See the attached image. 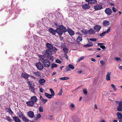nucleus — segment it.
I'll return each mask as SVG.
<instances>
[{
  "instance_id": "nucleus-60",
  "label": "nucleus",
  "mask_w": 122,
  "mask_h": 122,
  "mask_svg": "<svg viewBox=\"0 0 122 122\" xmlns=\"http://www.w3.org/2000/svg\"><path fill=\"white\" fill-rule=\"evenodd\" d=\"M40 92H41V93H42L43 92V90L40 87Z\"/></svg>"
},
{
  "instance_id": "nucleus-50",
  "label": "nucleus",
  "mask_w": 122,
  "mask_h": 122,
  "mask_svg": "<svg viewBox=\"0 0 122 122\" xmlns=\"http://www.w3.org/2000/svg\"><path fill=\"white\" fill-rule=\"evenodd\" d=\"M112 10L114 12H116L117 11V9L115 7H113L112 8Z\"/></svg>"
},
{
  "instance_id": "nucleus-30",
  "label": "nucleus",
  "mask_w": 122,
  "mask_h": 122,
  "mask_svg": "<svg viewBox=\"0 0 122 122\" xmlns=\"http://www.w3.org/2000/svg\"><path fill=\"white\" fill-rule=\"evenodd\" d=\"M117 116L118 118H121L122 117V114L120 112H117Z\"/></svg>"
},
{
  "instance_id": "nucleus-49",
  "label": "nucleus",
  "mask_w": 122,
  "mask_h": 122,
  "mask_svg": "<svg viewBox=\"0 0 122 122\" xmlns=\"http://www.w3.org/2000/svg\"><path fill=\"white\" fill-rule=\"evenodd\" d=\"M47 101V99H44L42 101L43 103L45 104Z\"/></svg>"
},
{
  "instance_id": "nucleus-18",
  "label": "nucleus",
  "mask_w": 122,
  "mask_h": 122,
  "mask_svg": "<svg viewBox=\"0 0 122 122\" xmlns=\"http://www.w3.org/2000/svg\"><path fill=\"white\" fill-rule=\"evenodd\" d=\"M103 25L104 26H108L110 25L109 22L107 20H104L103 22Z\"/></svg>"
},
{
  "instance_id": "nucleus-52",
  "label": "nucleus",
  "mask_w": 122,
  "mask_h": 122,
  "mask_svg": "<svg viewBox=\"0 0 122 122\" xmlns=\"http://www.w3.org/2000/svg\"><path fill=\"white\" fill-rule=\"evenodd\" d=\"M89 40L91 41H97V39L95 38H91Z\"/></svg>"
},
{
  "instance_id": "nucleus-51",
  "label": "nucleus",
  "mask_w": 122,
  "mask_h": 122,
  "mask_svg": "<svg viewBox=\"0 0 122 122\" xmlns=\"http://www.w3.org/2000/svg\"><path fill=\"white\" fill-rule=\"evenodd\" d=\"M83 92L85 94H86L87 93L86 89H83Z\"/></svg>"
},
{
  "instance_id": "nucleus-6",
  "label": "nucleus",
  "mask_w": 122,
  "mask_h": 122,
  "mask_svg": "<svg viewBox=\"0 0 122 122\" xmlns=\"http://www.w3.org/2000/svg\"><path fill=\"white\" fill-rule=\"evenodd\" d=\"M105 12L106 14L108 15H110L112 13V10L109 8H107L105 10Z\"/></svg>"
},
{
  "instance_id": "nucleus-62",
  "label": "nucleus",
  "mask_w": 122,
  "mask_h": 122,
  "mask_svg": "<svg viewBox=\"0 0 122 122\" xmlns=\"http://www.w3.org/2000/svg\"><path fill=\"white\" fill-rule=\"evenodd\" d=\"M115 59L117 61H120L121 60V59L120 58L118 57V58H115Z\"/></svg>"
},
{
  "instance_id": "nucleus-59",
  "label": "nucleus",
  "mask_w": 122,
  "mask_h": 122,
  "mask_svg": "<svg viewBox=\"0 0 122 122\" xmlns=\"http://www.w3.org/2000/svg\"><path fill=\"white\" fill-rule=\"evenodd\" d=\"M69 67H67L66 68V71H68L70 70V69H69Z\"/></svg>"
},
{
  "instance_id": "nucleus-19",
  "label": "nucleus",
  "mask_w": 122,
  "mask_h": 122,
  "mask_svg": "<svg viewBox=\"0 0 122 122\" xmlns=\"http://www.w3.org/2000/svg\"><path fill=\"white\" fill-rule=\"evenodd\" d=\"M26 104L28 105L30 107L33 106L34 104L33 102L31 100L27 102Z\"/></svg>"
},
{
  "instance_id": "nucleus-43",
  "label": "nucleus",
  "mask_w": 122,
  "mask_h": 122,
  "mask_svg": "<svg viewBox=\"0 0 122 122\" xmlns=\"http://www.w3.org/2000/svg\"><path fill=\"white\" fill-rule=\"evenodd\" d=\"M49 60L51 61H52L54 60L53 59V56H51V55L49 57Z\"/></svg>"
},
{
  "instance_id": "nucleus-14",
  "label": "nucleus",
  "mask_w": 122,
  "mask_h": 122,
  "mask_svg": "<svg viewBox=\"0 0 122 122\" xmlns=\"http://www.w3.org/2000/svg\"><path fill=\"white\" fill-rule=\"evenodd\" d=\"M27 114L29 117L33 118L34 117V114L33 112L30 111H29L27 113Z\"/></svg>"
},
{
  "instance_id": "nucleus-34",
  "label": "nucleus",
  "mask_w": 122,
  "mask_h": 122,
  "mask_svg": "<svg viewBox=\"0 0 122 122\" xmlns=\"http://www.w3.org/2000/svg\"><path fill=\"white\" fill-rule=\"evenodd\" d=\"M97 3V1L96 0H92L90 2V4H96Z\"/></svg>"
},
{
  "instance_id": "nucleus-63",
  "label": "nucleus",
  "mask_w": 122,
  "mask_h": 122,
  "mask_svg": "<svg viewBox=\"0 0 122 122\" xmlns=\"http://www.w3.org/2000/svg\"><path fill=\"white\" fill-rule=\"evenodd\" d=\"M92 0H85L86 2H87L89 4H90Z\"/></svg>"
},
{
  "instance_id": "nucleus-8",
  "label": "nucleus",
  "mask_w": 122,
  "mask_h": 122,
  "mask_svg": "<svg viewBox=\"0 0 122 122\" xmlns=\"http://www.w3.org/2000/svg\"><path fill=\"white\" fill-rule=\"evenodd\" d=\"M59 28L62 31V32H65L67 31V30L65 27L63 25H60L59 26Z\"/></svg>"
},
{
  "instance_id": "nucleus-28",
  "label": "nucleus",
  "mask_w": 122,
  "mask_h": 122,
  "mask_svg": "<svg viewBox=\"0 0 122 122\" xmlns=\"http://www.w3.org/2000/svg\"><path fill=\"white\" fill-rule=\"evenodd\" d=\"M22 119L24 122H28L29 121V119L25 117L24 116H23Z\"/></svg>"
},
{
  "instance_id": "nucleus-54",
  "label": "nucleus",
  "mask_w": 122,
  "mask_h": 122,
  "mask_svg": "<svg viewBox=\"0 0 122 122\" xmlns=\"http://www.w3.org/2000/svg\"><path fill=\"white\" fill-rule=\"evenodd\" d=\"M106 32L104 31L102 33H101L100 35V36H104V35H105L106 34Z\"/></svg>"
},
{
  "instance_id": "nucleus-22",
  "label": "nucleus",
  "mask_w": 122,
  "mask_h": 122,
  "mask_svg": "<svg viewBox=\"0 0 122 122\" xmlns=\"http://www.w3.org/2000/svg\"><path fill=\"white\" fill-rule=\"evenodd\" d=\"M70 108L72 111H74L75 109V107H74V105L72 103L70 104Z\"/></svg>"
},
{
  "instance_id": "nucleus-47",
  "label": "nucleus",
  "mask_w": 122,
  "mask_h": 122,
  "mask_svg": "<svg viewBox=\"0 0 122 122\" xmlns=\"http://www.w3.org/2000/svg\"><path fill=\"white\" fill-rule=\"evenodd\" d=\"M62 89H61L59 92V93L57 94V95H59L61 96L62 95Z\"/></svg>"
},
{
  "instance_id": "nucleus-21",
  "label": "nucleus",
  "mask_w": 122,
  "mask_h": 122,
  "mask_svg": "<svg viewBox=\"0 0 122 122\" xmlns=\"http://www.w3.org/2000/svg\"><path fill=\"white\" fill-rule=\"evenodd\" d=\"M21 76L27 79L29 77V75L25 73H22Z\"/></svg>"
},
{
  "instance_id": "nucleus-10",
  "label": "nucleus",
  "mask_w": 122,
  "mask_h": 122,
  "mask_svg": "<svg viewBox=\"0 0 122 122\" xmlns=\"http://www.w3.org/2000/svg\"><path fill=\"white\" fill-rule=\"evenodd\" d=\"M101 26L97 25L94 27V29L96 31L98 32L101 29Z\"/></svg>"
},
{
  "instance_id": "nucleus-15",
  "label": "nucleus",
  "mask_w": 122,
  "mask_h": 122,
  "mask_svg": "<svg viewBox=\"0 0 122 122\" xmlns=\"http://www.w3.org/2000/svg\"><path fill=\"white\" fill-rule=\"evenodd\" d=\"M56 32L60 36H61L63 34V33L62 32V31L59 28H57L56 29Z\"/></svg>"
},
{
  "instance_id": "nucleus-12",
  "label": "nucleus",
  "mask_w": 122,
  "mask_h": 122,
  "mask_svg": "<svg viewBox=\"0 0 122 122\" xmlns=\"http://www.w3.org/2000/svg\"><path fill=\"white\" fill-rule=\"evenodd\" d=\"M50 33L52 34L55 35L56 32V30H55L52 28H50L48 29Z\"/></svg>"
},
{
  "instance_id": "nucleus-58",
  "label": "nucleus",
  "mask_w": 122,
  "mask_h": 122,
  "mask_svg": "<svg viewBox=\"0 0 122 122\" xmlns=\"http://www.w3.org/2000/svg\"><path fill=\"white\" fill-rule=\"evenodd\" d=\"M49 119L50 120H53V118H52V116H50Z\"/></svg>"
},
{
  "instance_id": "nucleus-31",
  "label": "nucleus",
  "mask_w": 122,
  "mask_h": 122,
  "mask_svg": "<svg viewBox=\"0 0 122 122\" xmlns=\"http://www.w3.org/2000/svg\"><path fill=\"white\" fill-rule=\"evenodd\" d=\"M5 119L9 122H11L12 121V119L9 116H6L5 117Z\"/></svg>"
},
{
  "instance_id": "nucleus-3",
  "label": "nucleus",
  "mask_w": 122,
  "mask_h": 122,
  "mask_svg": "<svg viewBox=\"0 0 122 122\" xmlns=\"http://www.w3.org/2000/svg\"><path fill=\"white\" fill-rule=\"evenodd\" d=\"M36 65L37 68L40 70H42L44 68L43 65L40 62H37L36 64Z\"/></svg>"
},
{
  "instance_id": "nucleus-38",
  "label": "nucleus",
  "mask_w": 122,
  "mask_h": 122,
  "mask_svg": "<svg viewBox=\"0 0 122 122\" xmlns=\"http://www.w3.org/2000/svg\"><path fill=\"white\" fill-rule=\"evenodd\" d=\"M57 67V66L56 64L54 63H52L51 65V68L53 69L54 67Z\"/></svg>"
},
{
  "instance_id": "nucleus-55",
  "label": "nucleus",
  "mask_w": 122,
  "mask_h": 122,
  "mask_svg": "<svg viewBox=\"0 0 122 122\" xmlns=\"http://www.w3.org/2000/svg\"><path fill=\"white\" fill-rule=\"evenodd\" d=\"M100 47L102 49H104L106 48L105 47V46L102 45L100 46Z\"/></svg>"
},
{
  "instance_id": "nucleus-37",
  "label": "nucleus",
  "mask_w": 122,
  "mask_h": 122,
  "mask_svg": "<svg viewBox=\"0 0 122 122\" xmlns=\"http://www.w3.org/2000/svg\"><path fill=\"white\" fill-rule=\"evenodd\" d=\"M63 50L65 53V54H67L68 51V49L66 48H64L63 49Z\"/></svg>"
},
{
  "instance_id": "nucleus-17",
  "label": "nucleus",
  "mask_w": 122,
  "mask_h": 122,
  "mask_svg": "<svg viewBox=\"0 0 122 122\" xmlns=\"http://www.w3.org/2000/svg\"><path fill=\"white\" fill-rule=\"evenodd\" d=\"M12 118L15 122H21L19 118L16 116L13 117Z\"/></svg>"
},
{
  "instance_id": "nucleus-5",
  "label": "nucleus",
  "mask_w": 122,
  "mask_h": 122,
  "mask_svg": "<svg viewBox=\"0 0 122 122\" xmlns=\"http://www.w3.org/2000/svg\"><path fill=\"white\" fill-rule=\"evenodd\" d=\"M82 7L84 9L86 10L89 9L90 8V5L89 4H86L81 5Z\"/></svg>"
},
{
  "instance_id": "nucleus-64",
  "label": "nucleus",
  "mask_w": 122,
  "mask_h": 122,
  "mask_svg": "<svg viewBox=\"0 0 122 122\" xmlns=\"http://www.w3.org/2000/svg\"><path fill=\"white\" fill-rule=\"evenodd\" d=\"M91 60L92 61H93L94 62H95L96 61V60L94 59L93 58H91Z\"/></svg>"
},
{
  "instance_id": "nucleus-36",
  "label": "nucleus",
  "mask_w": 122,
  "mask_h": 122,
  "mask_svg": "<svg viewBox=\"0 0 122 122\" xmlns=\"http://www.w3.org/2000/svg\"><path fill=\"white\" fill-rule=\"evenodd\" d=\"M69 79V78L68 77H64L60 78V79L62 80H66Z\"/></svg>"
},
{
  "instance_id": "nucleus-2",
  "label": "nucleus",
  "mask_w": 122,
  "mask_h": 122,
  "mask_svg": "<svg viewBox=\"0 0 122 122\" xmlns=\"http://www.w3.org/2000/svg\"><path fill=\"white\" fill-rule=\"evenodd\" d=\"M52 54V50L46 49L44 54L47 58H49V56L51 55Z\"/></svg>"
},
{
  "instance_id": "nucleus-39",
  "label": "nucleus",
  "mask_w": 122,
  "mask_h": 122,
  "mask_svg": "<svg viewBox=\"0 0 122 122\" xmlns=\"http://www.w3.org/2000/svg\"><path fill=\"white\" fill-rule=\"evenodd\" d=\"M49 90L51 94V95L53 96H54L55 95V93L53 89H50Z\"/></svg>"
},
{
  "instance_id": "nucleus-20",
  "label": "nucleus",
  "mask_w": 122,
  "mask_h": 122,
  "mask_svg": "<svg viewBox=\"0 0 122 122\" xmlns=\"http://www.w3.org/2000/svg\"><path fill=\"white\" fill-rule=\"evenodd\" d=\"M88 34H94L95 33V31L93 29H91L89 30H88Z\"/></svg>"
},
{
  "instance_id": "nucleus-11",
  "label": "nucleus",
  "mask_w": 122,
  "mask_h": 122,
  "mask_svg": "<svg viewBox=\"0 0 122 122\" xmlns=\"http://www.w3.org/2000/svg\"><path fill=\"white\" fill-rule=\"evenodd\" d=\"M67 30V31L71 36H73L75 34L74 32L70 29L68 28Z\"/></svg>"
},
{
  "instance_id": "nucleus-35",
  "label": "nucleus",
  "mask_w": 122,
  "mask_h": 122,
  "mask_svg": "<svg viewBox=\"0 0 122 122\" xmlns=\"http://www.w3.org/2000/svg\"><path fill=\"white\" fill-rule=\"evenodd\" d=\"M41 117V115L40 114L38 113L37 114L36 117L35 118V120H36L40 118Z\"/></svg>"
},
{
  "instance_id": "nucleus-9",
  "label": "nucleus",
  "mask_w": 122,
  "mask_h": 122,
  "mask_svg": "<svg viewBox=\"0 0 122 122\" xmlns=\"http://www.w3.org/2000/svg\"><path fill=\"white\" fill-rule=\"evenodd\" d=\"M30 100H31L35 104L37 101L38 99L35 96H32L30 98Z\"/></svg>"
},
{
  "instance_id": "nucleus-4",
  "label": "nucleus",
  "mask_w": 122,
  "mask_h": 122,
  "mask_svg": "<svg viewBox=\"0 0 122 122\" xmlns=\"http://www.w3.org/2000/svg\"><path fill=\"white\" fill-rule=\"evenodd\" d=\"M119 103V105L117 106V110L118 111H122V101H117Z\"/></svg>"
},
{
  "instance_id": "nucleus-7",
  "label": "nucleus",
  "mask_w": 122,
  "mask_h": 122,
  "mask_svg": "<svg viewBox=\"0 0 122 122\" xmlns=\"http://www.w3.org/2000/svg\"><path fill=\"white\" fill-rule=\"evenodd\" d=\"M46 46L47 48V49L52 50L53 48V46L50 43H46Z\"/></svg>"
},
{
  "instance_id": "nucleus-29",
  "label": "nucleus",
  "mask_w": 122,
  "mask_h": 122,
  "mask_svg": "<svg viewBox=\"0 0 122 122\" xmlns=\"http://www.w3.org/2000/svg\"><path fill=\"white\" fill-rule=\"evenodd\" d=\"M39 57H40V59L42 62H43L44 60V57L43 56L41 55L39 56Z\"/></svg>"
},
{
  "instance_id": "nucleus-56",
  "label": "nucleus",
  "mask_w": 122,
  "mask_h": 122,
  "mask_svg": "<svg viewBox=\"0 0 122 122\" xmlns=\"http://www.w3.org/2000/svg\"><path fill=\"white\" fill-rule=\"evenodd\" d=\"M110 28H109L107 29V31H105V32H106V33H108L110 31Z\"/></svg>"
},
{
  "instance_id": "nucleus-26",
  "label": "nucleus",
  "mask_w": 122,
  "mask_h": 122,
  "mask_svg": "<svg viewBox=\"0 0 122 122\" xmlns=\"http://www.w3.org/2000/svg\"><path fill=\"white\" fill-rule=\"evenodd\" d=\"M93 43L92 42H90L89 43L83 46L84 47H91L93 46Z\"/></svg>"
},
{
  "instance_id": "nucleus-53",
  "label": "nucleus",
  "mask_w": 122,
  "mask_h": 122,
  "mask_svg": "<svg viewBox=\"0 0 122 122\" xmlns=\"http://www.w3.org/2000/svg\"><path fill=\"white\" fill-rule=\"evenodd\" d=\"M39 110L40 112H42L43 111V109L41 106L39 107Z\"/></svg>"
},
{
  "instance_id": "nucleus-57",
  "label": "nucleus",
  "mask_w": 122,
  "mask_h": 122,
  "mask_svg": "<svg viewBox=\"0 0 122 122\" xmlns=\"http://www.w3.org/2000/svg\"><path fill=\"white\" fill-rule=\"evenodd\" d=\"M11 109L10 108H6V111L7 112H10V110Z\"/></svg>"
},
{
  "instance_id": "nucleus-16",
  "label": "nucleus",
  "mask_w": 122,
  "mask_h": 122,
  "mask_svg": "<svg viewBox=\"0 0 122 122\" xmlns=\"http://www.w3.org/2000/svg\"><path fill=\"white\" fill-rule=\"evenodd\" d=\"M111 73L110 72H108L107 73V75H106V79L107 81H109L110 80V75Z\"/></svg>"
},
{
  "instance_id": "nucleus-13",
  "label": "nucleus",
  "mask_w": 122,
  "mask_h": 122,
  "mask_svg": "<svg viewBox=\"0 0 122 122\" xmlns=\"http://www.w3.org/2000/svg\"><path fill=\"white\" fill-rule=\"evenodd\" d=\"M94 8L96 10H97L102 9V7L101 5H98L94 6Z\"/></svg>"
},
{
  "instance_id": "nucleus-1",
  "label": "nucleus",
  "mask_w": 122,
  "mask_h": 122,
  "mask_svg": "<svg viewBox=\"0 0 122 122\" xmlns=\"http://www.w3.org/2000/svg\"><path fill=\"white\" fill-rule=\"evenodd\" d=\"M44 66L46 67H50L51 65V63L47 59H45L42 62Z\"/></svg>"
},
{
  "instance_id": "nucleus-33",
  "label": "nucleus",
  "mask_w": 122,
  "mask_h": 122,
  "mask_svg": "<svg viewBox=\"0 0 122 122\" xmlns=\"http://www.w3.org/2000/svg\"><path fill=\"white\" fill-rule=\"evenodd\" d=\"M18 116L20 118H21L22 117H23V116L22 113L21 112H20L17 113Z\"/></svg>"
},
{
  "instance_id": "nucleus-61",
  "label": "nucleus",
  "mask_w": 122,
  "mask_h": 122,
  "mask_svg": "<svg viewBox=\"0 0 122 122\" xmlns=\"http://www.w3.org/2000/svg\"><path fill=\"white\" fill-rule=\"evenodd\" d=\"M66 54H64V55L65 57V58L66 59H67V60H68V57L67 56Z\"/></svg>"
},
{
  "instance_id": "nucleus-27",
  "label": "nucleus",
  "mask_w": 122,
  "mask_h": 122,
  "mask_svg": "<svg viewBox=\"0 0 122 122\" xmlns=\"http://www.w3.org/2000/svg\"><path fill=\"white\" fill-rule=\"evenodd\" d=\"M82 40V37L81 36H78L76 38V41L77 42H80Z\"/></svg>"
},
{
  "instance_id": "nucleus-24",
  "label": "nucleus",
  "mask_w": 122,
  "mask_h": 122,
  "mask_svg": "<svg viewBox=\"0 0 122 122\" xmlns=\"http://www.w3.org/2000/svg\"><path fill=\"white\" fill-rule=\"evenodd\" d=\"M88 30H86L84 29H83L81 31V32L84 35H86L88 33Z\"/></svg>"
},
{
  "instance_id": "nucleus-45",
  "label": "nucleus",
  "mask_w": 122,
  "mask_h": 122,
  "mask_svg": "<svg viewBox=\"0 0 122 122\" xmlns=\"http://www.w3.org/2000/svg\"><path fill=\"white\" fill-rule=\"evenodd\" d=\"M100 62L101 64V65L102 66H103L105 64V62L102 60H101L100 61Z\"/></svg>"
},
{
  "instance_id": "nucleus-41",
  "label": "nucleus",
  "mask_w": 122,
  "mask_h": 122,
  "mask_svg": "<svg viewBox=\"0 0 122 122\" xmlns=\"http://www.w3.org/2000/svg\"><path fill=\"white\" fill-rule=\"evenodd\" d=\"M84 58V57L83 56H82L80 58H79L77 61V62H79L81 60L83 59Z\"/></svg>"
},
{
  "instance_id": "nucleus-40",
  "label": "nucleus",
  "mask_w": 122,
  "mask_h": 122,
  "mask_svg": "<svg viewBox=\"0 0 122 122\" xmlns=\"http://www.w3.org/2000/svg\"><path fill=\"white\" fill-rule=\"evenodd\" d=\"M34 73L37 76H40L41 75V73L38 71L36 72H34Z\"/></svg>"
},
{
  "instance_id": "nucleus-48",
  "label": "nucleus",
  "mask_w": 122,
  "mask_h": 122,
  "mask_svg": "<svg viewBox=\"0 0 122 122\" xmlns=\"http://www.w3.org/2000/svg\"><path fill=\"white\" fill-rule=\"evenodd\" d=\"M56 62L57 63H59V64H61V61L59 60V59H57L56 61Z\"/></svg>"
},
{
  "instance_id": "nucleus-32",
  "label": "nucleus",
  "mask_w": 122,
  "mask_h": 122,
  "mask_svg": "<svg viewBox=\"0 0 122 122\" xmlns=\"http://www.w3.org/2000/svg\"><path fill=\"white\" fill-rule=\"evenodd\" d=\"M29 89L33 93H34L35 92V89L33 86L30 87H29Z\"/></svg>"
},
{
  "instance_id": "nucleus-42",
  "label": "nucleus",
  "mask_w": 122,
  "mask_h": 122,
  "mask_svg": "<svg viewBox=\"0 0 122 122\" xmlns=\"http://www.w3.org/2000/svg\"><path fill=\"white\" fill-rule=\"evenodd\" d=\"M111 86L113 88L115 91H116L117 89L116 88L115 86L113 84H111Z\"/></svg>"
},
{
  "instance_id": "nucleus-46",
  "label": "nucleus",
  "mask_w": 122,
  "mask_h": 122,
  "mask_svg": "<svg viewBox=\"0 0 122 122\" xmlns=\"http://www.w3.org/2000/svg\"><path fill=\"white\" fill-rule=\"evenodd\" d=\"M79 119L78 117L76 118L74 120V122H79Z\"/></svg>"
},
{
  "instance_id": "nucleus-25",
  "label": "nucleus",
  "mask_w": 122,
  "mask_h": 122,
  "mask_svg": "<svg viewBox=\"0 0 122 122\" xmlns=\"http://www.w3.org/2000/svg\"><path fill=\"white\" fill-rule=\"evenodd\" d=\"M39 82L41 85H43L44 83L45 82V81L44 79H41L39 80Z\"/></svg>"
},
{
  "instance_id": "nucleus-44",
  "label": "nucleus",
  "mask_w": 122,
  "mask_h": 122,
  "mask_svg": "<svg viewBox=\"0 0 122 122\" xmlns=\"http://www.w3.org/2000/svg\"><path fill=\"white\" fill-rule=\"evenodd\" d=\"M69 66L70 68L71 69H74V66L71 64H70L69 65Z\"/></svg>"
},
{
  "instance_id": "nucleus-23",
  "label": "nucleus",
  "mask_w": 122,
  "mask_h": 122,
  "mask_svg": "<svg viewBox=\"0 0 122 122\" xmlns=\"http://www.w3.org/2000/svg\"><path fill=\"white\" fill-rule=\"evenodd\" d=\"M45 95L46 97L49 99L53 97L51 95L48 93H45Z\"/></svg>"
}]
</instances>
